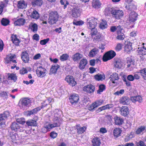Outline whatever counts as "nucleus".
<instances>
[{"label":"nucleus","instance_id":"nucleus-64","mask_svg":"<svg viewBox=\"0 0 146 146\" xmlns=\"http://www.w3.org/2000/svg\"><path fill=\"white\" fill-rule=\"evenodd\" d=\"M27 72V70L25 68H22L20 70V73L21 74H24Z\"/></svg>","mask_w":146,"mask_h":146},{"label":"nucleus","instance_id":"nucleus-41","mask_svg":"<svg viewBox=\"0 0 146 146\" xmlns=\"http://www.w3.org/2000/svg\"><path fill=\"white\" fill-rule=\"evenodd\" d=\"M42 0H35L32 2V4L34 6H40L42 5Z\"/></svg>","mask_w":146,"mask_h":146},{"label":"nucleus","instance_id":"nucleus-34","mask_svg":"<svg viewBox=\"0 0 146 146\" xmlns=\"http://www.w3.org/2000/svg\"><path fill=\"white\" fill-rule=\"evenodd\" d=\"M29 27L31 30L35 33L37 31L38 26L35 23H31L29 25Z\"/></svg>","mask_w":146,"mask_h":146},{"label":"nucleus","instance_id":"nucleus-48","mask_svg":"<svg viewBox=\"0 0 146 146\" xmlns=\"http://www.w3.org/2000/svg\"><path fill=\"white\" fill-rule=\"evenodd\" d=\"M58 19H54L52 17H49L48 19V22L50 25H53L57 21Z\"/></svg>","mask_w":146,"mask_h":146},{"label":"nucleus","instance_id":"nucleus-56","mask_svg":"<svg viewBox=\"0 0 146 146\" xmlns=\"http://www.w3.org/2000/svg\"><path fill=\"white\" fill-rule=\"evenodd\" d=\"M133 45H137L138 46H143V45L145 44L141 42L140 43L139 41H137L136 40H135L133 41Z\"/></svg>","mask_w":146,"mask_h":146},{"label":"nucleus","instance_id":"nucleus-4","mask_svg":"<svg viewBox=\"0 0 146 146\" xmlns=\"http://www.w3.org/2000/svg\"><path fill=\"white\" fill-rule=\"evenodd\" d=\"M116 55L115 52L113 50H110L106 53L103 56V60L106 62L113 58Z\"/></svg>","mask_w":146,"mask_h":146},{"label":"nucleus","instance_id":"nucleus-47","mask_svg":"<svg viewBox=\"0 0 146 146\" xmlns=\"http://www.w3.org/2000/svg\"><path fill=\"white\" fill-rule=\"evenodd\" d=\"M100 28L102 29H104L107 28V24L106 21L104 20H102L100 24Z\"/></svg>","mask_w":146,"mask_h":146},{"label":"nucleus","instance_id":"nucleus-5","mask_svg":"<svg viewBox=\"0 0 146 146\" xmlns=\"http://www.w3.org/2000/svg\"><path fill=\"white\" fill-rule=\"evenodd\" d=\"M47 72L46 69L41 66L38 67L36 70L37 75L41 78L45 76L46 75Z\"/></svg>","mask_w":146,"mask_h":146},{"label":"nucleus","instance_id":"nucleus-6","mask_svg":"<svg viewBox=\"0 0 146 146\" xmlns=\"http://www.w3.org/2000/svg\"><path fill=\"white\" fill-rule=\"evenodd\" d=\"M21 107L24 110L27 109L30 106L31 103L30 100L27 98H25L21 100Z\"/></svg>","mask_w":146,"mask_h":146},{"label":"nucleus","instance_id":"nucleus-50","mask_svg":"<svg viewBox=\"0 0 146 146\" xmlns=\"http://www.w3.org/2000/svg\"><path fill=\"white\" fill-rule=\"evenodd\" d=\"M140 72L144 79L146 80V69L144 68L140 70Z\"/></svg>","mask_w":146,"mask_h":146},{"label":"nucleus","instance_id":"nucleus-42","mask_svg":"<svg viewBox=\"0 0 146 146\" xmlns=\"http://www.w3.org/2000/svg\"><path fill=\"white\" fill-rule=\"evenodd\" d=\"M31 17L33 18L36 19L39 18V14L37 11L33 10L31 15Z\"/></svg>","mask_w":146,"mask_h":146},{"label":"nucleus","instance_id":"nucleus-16","mask_svg":"<svg viewBox=\"0 0 146 146\" xmlns=\"http://www.w3.org/2000/svg\"><path fill=\"white\" fill-rule=\"evenodd\" d=\"M80 10L79 8H74L72 11V16L75 17L76 18L78 17L80 15Z\"/></svg>","mask_w":146,"mask_h":146},{"label":"nucleus","instance_id":"nucleus-38","mask_svg":"<svg viewBox=\"0 0 146 146\" xmlns=\"http://www.w3.org/2000/svg\"><path fill=\"white\" fill-rule=\"evenodd\" d=\"M8 79L15 82L17 79V76L16 74L11 73L8 74Z\"/></svg>","mask_w":146,"mask_h":146},{"label":"nucleus","instance_id":"nucleus-20","mask_svg":"<svg viewBox=\"0 0 146 146\" xmlns=\"http://www.w3.org/2000/svg\"><path fill=\"white\" fill-rule=\"evenodd\" d=\"M92 145L93 146H99L101 144L100 138L98 137H95L92 140Z\"/></svg>","mask_w":146,"mask_h":146},{"label":"nucleus","instance_id":"nucleus-29","mask_svg":"<svg viewBox=\"0 0 146 146\" xmlns=\"http://www.w3.org/2000/svg\"><path fill=\"white\" fill-rule=\"evenodd\" d=\"M82 57L83 55L82 54L79 53H77L73 55L72 59L74 61L77 62L82 58Z\"/></svg>","mask_w":146,"mask_h":146},{"label":"nucleus","instance_id":"nucleus-30","mask_svg":"<svg viewBox=\"0 0 146 146\" xmlns=\"http://www.w3.org/2000/svg\"><path fill=\"white\" fill-rule=\"evenodd\" d=\"M21 58L24 62L25 63L28 62L29 59L28 53L26 52H22Z\"/></svg>","mask_w":146,"mask_h":146},{"label":"nucleus","instance_id":"nucleus-24","mask_svg":"<svg viewBox=\"0 0 146 146\" xmlns=\"http://www.w3.org/2000/svg\"><path fill=\"white\" fill-rule=\"evenodd\" d=\"M131 100L132 102L135 103L136 102H138L139 103H141L142 102V98L139 96H134L131 98Z\"/></svg>","mask_w":146,"mask_h":146},{"label":"nucleus","instance_id":"nucleus-32","mask_svg":"<svg viewBox=\"0 0 146 146\" xmlns=\"http://www.w3.org/2000/svg\"><path fill=\"white\" fill-rule=\"evenodd\" d=\"M101 5V3L99 0H93L92 5L93 7L95 8H99Z\"/></svg>","mask_w":146,"mask_h":146},{"label":"nucleus","instance_id":"nucleus-44","mask_svg":"<svg viewBox=\"0 0 146 146\" xmlns=\"http://www.w3.org/2000/svg\"><path fill=\"white\" fill-rule=\"evenodd\" d=\"M69 57V55L67 54H64L61 55L60 59L61 61H64L68 60Z\"/></svg>","mask_w":146,"mask_h":146},{"label":"nucleus","instance_id":"nucleus-3","mask_svg":"<svg viewBox=\"0 0 146 146\" xmlns=\"http://www.w3.org/2000/svg\"><path fill=\"white\" fill-rule=\"evenodd\" d=\"M98 22L97 19L93 17L88 18L87 19V23L89 28L95 27L97 26Z\"/></svg>","mask_w":146,"mask_h":146},{"label":"nucleus","instance_id":"nucleus-10","mask_svg":"<svg viewBox=\"0 0 146 146\" xmlns=\"http://www.w3.org/2000/svg\"><path fill=\"white\" fill-rule=\"evenodd\" d=\"M65 80L72 86H75L76 84L74 77L72 76H67L65 78Z\"/></svg>","mask_w":146,"mask_h":146},{"label":"nucleus","instance_id":"nucleus-19","mask_svg":"<svg viewBox=\"0 0 146 146\" xmlns=\"http://www.w3.org/2000/svg\"><path fill=\"white\" fill-rule=\"evenodd\" d=\"M120 103L124 105H128L130 103V100L127 97H123L120 99Z\"/></svg>","mask_w":146,"mask_h":146},{"label":"nucleus","instance_id":"nucleus-18","mask_svg":"<svg viewBox=\"0 0 146 146\" xmlns=\"http://www.w3.org/2000/svg\"><path fill=\"white\" fill-rule=\"evenodd\" d=\"M110 78L112 83H117L119 79L118 74L116 73H114L111 76Z\"/></svg>","mask_w":146,"mask_h":146},{"label":"nucleus","instance_id":"nucleus-62","mask_svg":"<svg viewBox=\"0 0 146 146\" xmlns=\"http://www.w3.org/2000/svg\"><path fill=\"white\" fill-rule=\"evenodd\" d=\"M49 38H47L46 39H44L41 40L40 42V43L42 45H45L49 41Z\"/></svg>","mask_w":146,"mask_h":146},{"label":"nucleus","instance_id":"nucleus-33","mask_svg":"<svg viewBox=\"0 0 146 146\" xmlns=\"http://www.w3.org/2000/svg\"><path fill=\"white\" fill-rule=\"evenodd\" d=\"M113 106V105L112 104H108L105 106L99 108L98 110L100 111L103 110L109 109L112 108Z\"/></svg>","mask_w":146,"mask_h":146},{"label":"nucleus","instance_id":"nucleus-31","mask_svg":"<svg viewBox=\"0 0 146 146\" xmlns=\"http://www.w3.org/2000/svg\"><path fill=\"white\" fill-rule=\"evenodd\" d=\"M25 22V20L23 18L18 19L14 22V24L16 26H21L23 25Z\"/></svg>","mask_w":146,"mask_h":146},{"label":"nucleus","instance_id":"nucleus-28","mask_svg":"<svg viewBox=\"0 0 146 146\" xmlns=\"http://www.w3.org/2000/svg\"><path fill=\"white\" fill-rule=\"evenodd\" d=\"M122 132V131L121 129L116 128L113 130V135L115 137H117L121 135Z\"/></svg>","mask_w":146,"mask_h":146},{"label":"nucleus","instance_id":"nucleus-14","mask_svg":"<svg viewBox=\"0 0 146 146\" xmlns=\"http://www.w3.org/2000/svg\"><path fill=\"white\" fill-rule=\"evenodd\" d=\"M59 67V66L57 64H53L50 70L49 74L51 75L52 74L56 73L57 70Z\"/></svg>","mask_w":146,"mask_h":146},{"label":"nucleus","instance_id":"nucleus-25","mask_svg":"<svg viewBox=\"0 0 146 146\" xmlns=\"http://www.w3.org/2000/svg\"><path fill=\"white\" fill-rule=\"evenodd\" d=\"M87 64V60L84 58H83L80 62L79 68L81 70L84 69L85 66Z\"/></svg>","mask_w":146,"mask_h":146},{"label":"nucleus","instance_id":"nucleus-22","mask_svg":"<svg viewBox=\"0 0 146 146\" xmlns=\"http://www.w3.org/2000/svg\"><path fill=\"white\" fill-rule=\"evenodd\" d=\"M133 45V43L127 41V43L125 44V50L127 52H129L132 49V46Z\"/></svg>","mask_w":146,"mask_h":146},{"label":"nucleus","instance_id":"nucleus-36","mask_svg":"<svg viewBox=\"0 0 146 146\" xmlns=\"http://www.w3.org/2000/svg\"><path fill=\"white\" fill-rule=\"evenodd\" d=\"M114 8L107 7L106 8L104 11V14L106 15H108L111 14L113 15Z\"/></svg>","mask_w":146,"mask_h":146},{"label":"nucleus","instance_id":"nucleus-1","mask_svg":"<svg viewBox=\"0 0 146 146\" xmlns=\"http://www.w3.org/2000/svg\"><path fill=\"white\" fill-rule=\"evenodd\" d=\"M53 112L54 117L53 121L54 123L50 124L47 122L44 124L41 128V131L42 133H46L50 131L51 129L60 126V116L61 112L58 109H55Z\"/></svg>","mask_w":146,"mask_h":146},{"label":"nucleus","instance_id":"nucleus-63","mask_svg":"<svg viewBox=\"0 0 146 146\" xmlns=\"http://www.w3.org/2000/svg\"><path fill=\"white\" fill-rule=\"evenodd\" d=\"M0 96L4 99H5L7 98L8 95L6 92H3L0 93Z\"/></svg>","mask_w":146,"mask_h":146},{"label":"nucleus","instance_id":"nucleus-8","mask_svg":"<svg viewBox=\"0 0 146 146\" xmlns=\"http://www.w3.org/2000/svg\"><path fill=\"white\" fill-rule=\"evenodd\" d=\"M112 16L116 19H119L121 18L124 15L123 11L119 9L114 8Z\"/></svg>","mask_w":146,"mask_h":146},{"label":"nucleus","instance_id":"nucleus-17","mask_svg":"<svg viewBox=\"0 0 146 146\" xmlns=\"http://www.w3.org/2000/svg\"><path fill=\"white\" fill-rule=\"evenodd\" d=\"M99 52L98 49L96 48H94L90 51L88 56L89 57H92L96 56Z\"/></svg>","mask_w":146,"mask_h":146},{"label":"nucleus","instance_id":"nucleus-46","mask_svg":"<svg viewBox=\"0 0 146 146\" xmlns=\"http://www.w3.org/2000/svg\"><path fill=\"white\" fill-rule=\"evenodd\" d=\"M138 48L139 49L138 53L143 55H145L146 54V49L144 48V46H143L140 49L139 48Z\"/></svg>","mask_w":146,"mask_h":146},{"label":"nucleus","instance_id":"nucleus-55","mask_svg":"<svg viewBox=\"0 0 146 146\" xmlns=\"http://www.w3.org/2000/svg\"><path fill=\"white\" fill-rule=\"evenodd\" d=\"M103 101L102 100H100L96 101L94 103L96 108L101 105L103 102Z\"/></svg>","mask_w":146,"mask_h":146},{"label":"nucleus","instance_id":"nucleus-13","mask_svg":"<svg viewBox=\"0 0 146 146\" xmlns=\"http://www.w3.org/2000/svg\"><path fill=\"white\" fill-rule=\"evenodd\" d=\"M120 114L124 116L127 115L129 113V109L126 106H123L120 109Z\"/></svg>","mask_w":146,"mask_h":146},{"label":"nucleus","instance_id":"nucleus-45","mask_svg":"<svg viewBox=\"0 0 146 146\" xmlns=\"http://www.w3.org/2000/svg\"><path fill=\"white\" fill-rule=\"evenodd\" d=\"M135 135L134 133L131 132L130 133L128 134L125 138V142H127L131 139L134 137Z\"/></svg>","mask_w":146,"mask_h":146},{"label":"nucleus","instance_id":"nucleus-21","mask_svg":"<svg viewBox=\"0 0 146 146\" xmlns=\"http://www.w3.org/2000/svg\"><path fill=\"white\" fill-rule=\"evenodd\" d=\"M11 40L13 44L17 46L19 45L20 41L19 39L17 38L16 35H12L11 37Z\"/></svg>","mask_w":146,"mask_h":146},{"label":"nucleus","instance_id":"nucleus-23","mask_svg":"<svg viewBox=\"0 0 146 146\" xmlns=\"http://www.w3.org/2000/svg\"><path fill=\"white\" fill-rule=\"evenodd\" d=\"M37 121L33 119L28 120L26 122V124L28 126H36L37 125Z\"/></svg>","mask_w":146,"mask_h":146},{"label":"nucleus","instance_id":"nucleus-54","mask_svg":"<svg viewBox=\"0 0 146 146\" xmlns=\"http://www.w3.org/2000/svg\"><path fill=\"white\" fill-rule=\"evenodd\" d=\"M1 23L2 25L6 26L9 24V21L7 19L3 18L1 21Z\"/></svg>","mask_w":146,"mask_h":146},{"label":"nucleus","instance_id":"nucleus-9","mask_svg":"<svg viewBox=\"0 0 146 146\" xmlns=\"http://www.w3.org/2000/svg\"><path fill=\"white\" fill-rule=\"evenodd\" d=\"M9 112L5 111L3 114L0 115V128L4 127L5 125V119L9 116Z\"/></svg>","mask_w":146,"mask_h":146},{"label":"nucleus","instance_id":"nucleus-59","mask_svg":"<svg viewBox=\"0 0 146 146\" xmlns=\"http://www.w3.org/2000/svg\"><path fill=\"white\" fill-rule=\"evenodd\" d=\"M124 34L122 33L118 34V35L117 37V38L119 40H122L125 38Z\"/></svg>","mask_w":146,"mask_h":146},{"label":"nucleus","instance_id":"nucleus-37","mask_svg":"<svg viewBox=\"0 0 146 146\" xmlns=\"http://www.w3.org/2000/svg\"><path fill=\"white\" fill-rule=\"evenodd\" d=\"M126 65L127 68H132L134 65V62L133 60L131 58H128L127 59Z\"/></svg>","mask_w":146,"mask_h":146},{"label":"nucleus","instance_id":"nucleus-57","mask_svg":"<svg viewBox=\"0 0 146 146\" xmlns=\"http://www.w3.org/2000/svg\"><path fill=\"white\" fill-rule=\"evenodd\" d=\"M17 122L20 124V125H23L25 123V119L24 118H18L17 120Z\"/></svg>","mask_w":146,"mask_h":146},{"label":"nucleus","instance_id":"nucleus-35","mask_svg":"<svg viewBox=\"0 0 146 146\" xmlns=\"http://www.w3.org/2000/svg\"><path fill=\"white\" fill-rule=\"evenodd\" d=\"M9 136L11 141L14 143H16L17 140V135L15 133H11L9 134Z\"/></svg>","mask_w":146,"mask_h":146},{"label":"nucleus","instance_id":"nucleus-49","mask_svg":"<svg viewBox=\"0 0 146 146\" xmlns=\"http://www.w3.org/2000/svg\"><path fill=\"white\" fill-rule=\"evenodd\" d=\"M77 132L78 134H82L86 130V126L78 128H77Z\"/></svg>","mask_w":146,"mask_h":146},{"label":"nucleus","instance_id":"nucleus-15","mask_svg":"<svg viewBox=\"0 0 146 146\" xmlns=\"http://www.w3.org/2000/svg\"><path fill=\"white\" fill-rule=\"evenodd\" d=\"M16 57V56L15 54L11 55L8 56L6 58V62L7 63H10L12 62L15 63H16L17 62L16 60L14 59Z\"/></svg>","mask_w":146,"mask_h":146},{"label":"nucleus","instance_id":"nucleus-2","mask_svg":"<svg viewBox=\"0 0 146 146\" xmlns=\"http://www.w3.org/2000/svg\"><path fill=\"white\" fill-rule=\"evenodd\" d=\"M137 16L138 14L134 11H131L127 16V23H133L137 20Z\"/></svg>","mask_w":146,"mask_h":146},{"label":"nucleus","instance_id":"nucleus-53","mask_svg":"<svg viewBox=\"0 0 146 146\" xmlns=\"http://www.w3.org/2000/svg\"><path fill=\"white\" fill-rule=\"evenodd\" d=\"M105 86L104 85L102 84L100 85L99 87V89L97 91V93L100 94L101 92H102L103 91L105 90Z\"/></svg>","mask_w":146,"mask_h":146},{"label":"nucleus","instance_id":"nucleus-39","mask_svg":"<svg viewBox=\"0 0 146 146\" xmlns=\"http://www.w3.org/2000/svg\"><path fill=\"white\" fill-rule=\"evenodd\" d=\"M125 8L127 10L129 11H133L136 8L135 5H134L133 3H131L129 4L128 5H127Z\"/></svg>","mask_w":146,"mask_h":146},{"label":"nucleus","instance_id":"nucleus-43","mask_svg":"<svg viewBox=\"0 0 146 146\" xmlns=\"http://www.w3.org/2000/svg\"><path fill=\"white\" fill-rule=\"evenodd\" d=\"M49 17H52L55 19H58V15L57 12L55 11L51 12L49 13Z\"/></svg>","mask_w":146,"mask_h":146},{"label":"nucleus","instance_id":"nucleus-52","mask_svg":"<svg viewBox=\"0 0 146 146\" xmlns=\"http://www.w3.org/2000/svg\"><path fill=\"white\" fill-rule=\"evenodd\" d=\"M91 29V35L92 37L93 36L96 35L97 34L98 31L94 27V28H90Z\"/></svg>","mask_w":146,"mask_h":146},{"label":"nucleus","instance_id":"nucleus-11","mask_svg":"<svg viewBox=\"0 0 146 146\" xmlns=\"http://www.w3.org/2000/svg\"><path fill=\"white\" fill-rule=\"evenodd\" d=\"M69 100L70 102L73 104L77 103L79 99V96L77 94H73L69 97Z\"/></svg>","mask_w":146,"mask_h":146},{"label":"nucleus","instance_id":"nucleus-60","mask_svg":"<svg viewBox=\"0 0 146 146\" xmlns=\"http://www.w3.org/2000/svg\"><path fill=\"white\" fill-rule=\"evenodd\" d=\"M122 45L121 43L118 44L115 48V49L116 51H118L121 50L122 49Z\"/></svg>","mask_w":146,"mask_h":146},{"label":"nucleus","instance_id":"nucleus-58","mask_svg":"<svg viewBox=\"0 0 146 146\" xmlns=\"http://www.w3.org/2000/svg\"><path fill=\"white\" fill-rule=\"evenodd\" d=\"M145 129V127L144 126H141L136 131V133L137 134H140Z\"/></svg>","mask_w":146,"mask_h":146},{"label":"nucleus","instance_id":"nucleus-51","mask_svg":"<svg viewBox=\"0 0 146 146\" xmlns=\"http://www.w3.org/2000/svg\"><path fill=\"white\" fill-rule=\"evenodd\" d=\"M122 66V63L120 60H117L115 62V66L117 68H120Z\"/></svg>","mask_w":146,"mask_h":146},{"label":"nucleus","instance_id":"nucleus-26","mask_svg":"<svg viewBox=\"0 0 146 146\" xmlns=\"http://www.w3.org/2000/svg\"><path fill=\"white\" fill-rule=\"evenodd\" d=\"M114 123L115 125H120L123 122V119L120 117L116 116L114 118Z\"/></svg>","mask_w":146,"mask_h":146},{"label":"nucleus","instance_id":"nucleus-27","mask_svg":"<svg viewBox=\"0 0 146 146\" xmlns=\"http://www.w3.org/2000/svg\"><path fill=\"white\" fill-rule=\"evenodd\" d=\"M17 6L18 9H23L27 7V4L24 1H18Z\"/></svg>","mask_w":146,"mask_h":146},{"label":"nucleus","instance_id":"nucleus-40","mask_svg":"<svg viewBox=\"0 0 146 146\" xmlns=\"http://www.w3.org/2000/svg\"><path fill=\"white\" fill-rule=\"evenodd\" d=\"M94 78L96 80L102 81L105 78V76L103 74H98L94 76Z\"/></svg>","mask_w":146,"mask_h":146},{"label":"nucleus","instance_id":"nucleus-7","mask_svg":"<svg viewBox=\"0 0 146 146\" xmlns=\"http://www.w3.org/2000/svg\"><path fill=\"white\" fill-rule=\"evenodd\" d=\"M23 125H20L16 122L13 123L11 125V129L14 131H23L25 130Z\"/></svg>","mask_w":146,"mask_h":146},{"label":"nucleus","instance_id":"nucleus-12","mask_svg":"<svg viewBox=\"0 0 146 146\" xmlns=\"http://www.w3.org/2000/svg\"><path fill=\"white\" fill-rule=\"evenodd\" d=\"M95 90V87L91 84L85 86L83 89L84 91L89 93L93 92Z\"/></svg>","mask_w":146,"mask_h":146},{"label":"nucleus","instance_id":"nucleus-61","mask_svg":"<svg viewBox=\"0 0 146 146\" xmlns=\"http://www.w3.org/2000/svg\"><path fill=\"white\" fill-rule=\"evenodd\" d=\"M60 3L61 5H64V9L66 8L67 5L69 4V3L67 1L64 0H60Z\"/></svg>","mask_w":146,"mask_h":146}]
</instances>
